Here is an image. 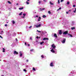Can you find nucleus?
Wrapping results in <instances>:
<instances>
[{
  "label": "nucleus",
  "mask_w": 76,
  "mask_h": 76,
  "mask_svg": "<svg viewBox=\"0 0 76 76\" xmlns=\"http://www.w3.org/2000/svg\"><path fill=\"white\" fill-rule=\"evenodd\" d=\"M41 17H39V18H38V22H39V21H40V20H41Z\"/></svg>",
  "instance_id": "obj_9"
},
{
  "label": "nucleus",
  "mask_w": 76,
  "mask_h": 76,
  "mask_svg": "<svg viewBox=\"0 0 76 76\" xmlns=\"http://www.w3.org/2000/svg\"><path fill=\"white\" fill-rule=\"evenodd\" d=\"M73 43H75V42H72V44H73Z\"/></svg>",
  "instance_id": "obj_47"
},
{
  "label": "nucleus",
  "mask_w": 76,
  "mask_h": 76,
  "mask_svg": "<svg viewBox=\"0 0 76 76\" xmlns=\"http://www.w3.org/2000/svg\"><path fill=\"white\" fill-rule=\"evenodd\" d=\"M58 3L60 4V0H58Z\"/></svg>",
  "instance_id": "obj_29"
},
{
  "label": "nucleus",
  "mask_w": 76,
  "mask_h": 76,
  "mask_svg": "<svg viewBox=\"0 0 76 76\" xmlns=\"http://www.w3.org/2000/svg\"><path fill=\"white\" fill-rule=\"evenodd\" d=\"M42 17L43 18H46L47 17L45 15H43L42 16Z\"/></svg>",
  "instance_id": "obj_17"
},
{
  "label": "nucleus",
  "mask_w": 76,
  "mask_h": 76,
  "mask_svg": "<svg viewBox=\"0 0 76 76\" xmlns=\"http://www.w3.org/2000/svg\"><path fill=\"white\" fill-rule=\"evenodd\" d=\"M34 51V49H31L30 50V51Z\"/></svg>",
  "instance_id": "obj_34"
},
{
  "label": "nucleus",
  "mask_w": 76,
  "mask_h": 76,
  "mask_svg": "<svg viewBox=\"0 0 76 76\" xmlns=\"http://www.w3.org/2000/svg\"><path fill=\"white\" fill-rule=\"evenodd\" d=\"M5 26H7V24H5Z\"/></svg>",
  "instance_id": "obj_48"
},
{
  "label": "nucleus",
  "mask_w": 76,
  "mask_h": 76,
  "mask_svg": "<svg viewBox=\"0 0 76 76\" xmlns=\"http://www.w3.org/2000/svg\"><path fill=\"white\" fill-rule=\"evenodd\" d=\"M54 37H55V38H57V34H54Z\"/></svg>",
  "instance_id": "obj_7"
},
{
  "label": "nucleus",
  "mask_w": 76,
  "mask_h": 76,
  "mask_svg": "<svg viewBox=\"0 0 76 76\" xmlns=\"http://www.w3.org/2000/svg\"><path fill=\"white\" fill-rule=\"evenodd\" d=\"M52 48H53V49H52V50H51V51L52 53H54V52H55L54 50V49H55V48H56V46L54 45V44H53L52 45Z\"/></svg>",
  "instance_id": "obj_1"
},
{
  "label": "nucleus",
  "mask_w": 76,
  "mask_h": 76,
  "mask_svg": "<svg viewBox=\"0 0 76 76\" xmlns=\"http://www.w3.org/2000/svg\"><path fill=\"white\" fill-rule=\"evenodd\" d=\"M40 10H45V8H40Z\"/></svg>",
  "instance_id": "obj_16"
},
{
  "label": "nucleus",
  "mask_w": 76,
  "mask_h": 76,
  "mask_svg": "<svg viewBox=\"0 0 76 76\" xmlns=\"http://www.w3.org/2000/svg\"><path fill=\"white\" fill-rule=\"evenodd\" d=\"M66 42V38L64 39L62 41V42L63 44H64V42Z\"/></svg>",
  "instance_id": "obj_4"
},
{
  "label": "nucleus",
  "mask_w": 76,
  "mask_h": 76,
  "mask_svg": "<svg viewBox=\"0 0 76 76\" xmlns=\"http://www.w3.org/2000/svg\"><path fill=\"white\" fill-rule=\"evenodd\" d=\"M70 4V2L68 1L67 3V4Z\"/></svg>",
  "instance_id": "obj_25"
},
{
  "label": "nucleus",
  "mask_w": 76,
  "mask_h": 76,
  "mask_svg": "<svg viewBox=\"0 0 76 76\" xmlns=\"http://www.w3.org/2000/svg\"><path fill=\"white\" fill-rule=\"evenodd\" d=\"M74 23H75V22L74 21H72V25H73V24H74Z\"/></svg>",
  "instance_id": "obj_21"
},
{
  "label": "nucleus",
  "mask_w": 76,
  "mask_h": 76,
  "mask_svg": "<svg viewBox=\"0 0 76 76\" xmlns=\"http://www.w3.org/2000/svg\"><path fill=\"white\" fill-rule=\"evenodd\" d=\"M21 53V52H20V57H21V56H22V53Z\"/></svg>",
  "instance_id": "obj_13"
},
{
  "label": "nucleus",
  "mask_w": 76,
  "mask_h": 76,
  "mask_svg": "<svg viewBox=\"0 0 76 76\" xmlns=\"http://www.w3.org/2000/svg\"><path fill=\"white\" fill-rule=\"evenodd\" d=\"M41 1H39V4H41Z\"/></svg>",
  "instance_id": "obj_35"
},
{
  "label": "nucleus",
  "mask_w": 76,
  "mask_h": 76,
  "mask_svg": "<svg viewBox=\"0 0 76 76\" xmlns=\"http://www.w3.org/2000/svg\"><path fill=\"white\" fill-rule=\"evenodd\" d=\"M73 7H75V5H73Z\"/></svg>",
  "instance_id": "obj_45"
},
{
  "label": "nucleus",
  "mask_w": 76,
  "mask_h": 76,
  "mask_svg": "<svg viewBox=\"0 0 76 76\" xmlns=\"http://www.w3.org/2000/svg\"><path fill=\"white\" fill-rule=\"evenodd\" d=\"M26 15V14L25 13H23V16H25Z\"/></svg>",
  "instance_id": "obj_32"
},
{
  "label": "nucleus",
  "mask_w": 76,
  "mask_h": 76,
  "mask_svg": "<svg viewBox=\"0 0 76 76\" xmlns=\"http://www.w3.org/2000/svg\"><path fill=\"white\" fill-rule=\"evenodd\" d=\"M0 38H1L3 39V37H2L1 35H0Z\"/></svg>",
  "instance_id": "obj_38"
},
{
  "label": "nucleus",
  "mask_w": 76,
  "mask_h": 76,
  "mask_svg": "<svg viewBox=\"0 0 76 76\" xmlns=\"http://www.w3.org/2000/svg\"><path fill=\"white\" fill-rule=\"evenodd\" d=\"M31 28H32V26H29V29H31Z\"/></svg>",
  "instance_id": "obj_36"
},
{
  "label": "nucleus",
  "mask_w": 76,
  "mask_h": 76,
  "mask_svg": "<svg viewBox=\"0 0 76 76\" xmlns=\"http://www.w3.org/2000/svg\"><path fill=\"white\" fill-rule=\"evenodd\" d=\"M27 1H29V0H27Z\"/></svg>",
  "instance_id": "obj_57"
},
{
  "label": "nucleus",
  "mask_w": 76,
  "mask_h": 76,
  "mask_svg": "<svg viewBox=\"0 0 76 76\" xmlns=\"http://www.w3.org/2000/svg\"><path fill=\"white\" fill-rule=\"evenodd\" d=\"M53 64V63L52 62H51L50 64V66H53L54 65Z\"/></svg>",
  "instance_id": "obj_11"
},
{
  "label": "nucleus",
  "mask_w": 76,
  "mask_h": 76,
  "mask_svg": "<svg viewBox=\"0 0 76 76\" xmlns=\"http://www.w3.org/2000/svg\"><path fill=\"white\" fill-rule=\"evenodd\" d=\"M18 4H18V3H17V4H16V5H18Z\"/></svg>",
  "instance_id": "obj_58"
},
{
  "label": "nucleus",
  "mask_w": 76,
  "mask_h": 76,
  "mask_svg": "<svg viewBox=\"0 0 76 76\" xmlns=\"http://www.w3.org/2000/svg\"><path fill=\"white\" fill-rule=\"evenodd\" d=\"M36 18H38V15H36Z\"/></svg>",
  "instance_id": "obj_43"
},
{
  "label": "nucleus",
  "mask_w": 76,
  "mask_h": 76,
  "mask_svg": "<svg viewBox=\"0 0 76 76\" xmlns=\"http://www.w3.org/2000/svg\"><path fill=\"white\" fill-rule=\"evenodd\" d=\"M48 39L46 38H45L43 39V41H44L45 40H48Z\"/></svg>",
  "instance_id": "obj_10"
},
{
  "label": "nucleus",
  "mask_w": 76,
  "mask_h": 76,
  "mask_svg": "<svg viewBox=\"0 0 76 76\" xmlns=\"http://www.w3.org/2000/svg\"><path fill=\"white\" fill-rule=\"evenodd\" d=\"M3 31H0V34H1V35H3Z\"/></svg>",
  "instance_id": "obj_6"
},
{
  "label": "nucleus",
  "mask_w": 76,
  "mask_h": 76,
  "mask_svg": "<svg viewBox=\"0 0 76 76\" xmlns=\"http://www.w3.org/2000/svg\"><path fill=\"white\" fill-rule=\"evenodd\" d=\"M66 14H68V13H69V12H66Z\"/></svg>",
  "instance_id": "obj_42"
},
{
  "label": "nucleus",
  "mask_w": 76,
  "mask_h": 76,
  "mask_svg": "<svg viewBox=\"0 0 76 76\" xmlns=\"http://www.w3.org/2000/svg\"><path fill=\"white\" fill-rule=\"evenodd\" d=\"M19 10H22V9H23V7L19 8Z\"/></svg>",
  "instance_id": "obj_14"
},
{
  "label": "nucleus",
  "mask_w": 76,
  "mask_h": 76,
  "mask_svg": "<svg viewBox=\"0 0 76 76\" xmlns=\"http://www.w3.org/2000/svg\"><path fill=\"white\" fill-rule=\"evenodd\" d=\"M37 32H41V31H39L38 30H37Z\"/></svg>",
  "instance_id": "obj_37"
},
{
  "label": "nucleus",
  "mask_w": 76,
  "mask_h": 76,
  "mask_svg": "<svg viewBox=\"0 0 76 76\" xmlns=\"http://www.w3.org/2000/svg\"><path fill=\"white\" fill-rule=\"evenodd\" d=\"M75 29V27H73L71 28V29L72 30H73V29Z\"/></svg>",
  "instance_id": "obj_20"
},
{
  "label": "nucleus",
  "mask_w": 76,
  "mask_h": 76,
  "mask_svg": "<svg viewBox=\"0 0 76 76\" xmlns=\"http://www.w3.org/2000/svg\"><path fill=\"white\" fill-rule=\"evenodd\" d=\"M64 1V0H61V2H62V1Z\"/></svg>",
  "instance_id": "obj_41"
},
{
  "label": "nucleus",
  "mask_w": 76,
  "mask_h": 76,
  "mask_svg": "<svg viewBox=\"0 0 76 76\" xmlns=\"http://www.w3.org/2000/svg\"><path fill=\"white\" fill-rule=\"evenodd\" d=\"M44 0V1H45V0Z\"/></svg>",
  "instance_id": "obj_62"
},
{
  "label": "nucleus",
  "mask_w": 76,
  "mask_h": 76,
  "mask_svg": "<svg viewBox=\"0 0 76 76\" xmlns=\"http://www.w3.org/2000/svg\"><path fill=\"white\" fill-rule=\"evenodd\" d=\"M33 70L34 71H36V69H35V68H33Z\"/></svg>",
  "instance_id": "obj_24"
},
{
  "label": "nucleus",
  "mask_w": 76,
  "mask_h": 76,
  "mask_svg": "<svg viewBox=\"0 0 76 76\" xmlns=\"http://www.w3.org/2000/svg\"><path fill=\"white\" fill-rule=\"evenodd\" d=\"M39 38H41V37H39Z\"/></svg>",
  "instance_id": "obj_56"
},
{
  "label": "nucleus",
  "mask_w": 76,
  "mask_h": 76,
  "mask_svg": "<svg viewBox=\"0 0 76 76\" xmlns=\"http://www.w3.org/2000/svg\"><path fill=\"white\" fill-rule=\"evenodd\" d=\"M69 12H71V10H69Z\"/></svg>",
  "instance_id": "obj_52"
},
{
  "label": "nucleus",
  "mask_w": 76,
  "mask_h": 76,
  "mask_svg": "<svg viewBox=\"0 0 76 76\" xmlns=\"http://www.w3.org/2000/svg\"><path fill=\"white\" fill-rule=\"evenodd\" d=\"M59 34H60V35H61L62 34V31L61 30H60L59 31Z\"/></svg>",
  "instance_id": "obj_5"
},
{
  "label": "nucleus",
  "mask_w": 76,
  "mask_h": 76,
  "mask_svg": "<svg viewBox=\"0 0 76 76\" xmlns=\"http://www.w3.org/2000/svg\"><path fill=\"white\" fill-rule=\"evenodd\" d=\"M15 36H16V35L15 34Z\"/></svg>",
  "instance_id": "obj_61"
},
{
  "label": "nucleus",
  "mask_w": 76,
  "mask_h": 76,
  "mask_svg": "<svg viewBox=\"0 0 76 76\" xmlns=\"http://www.w3.org/2000/svg\"><path fill=\"white\" fill-rule=\"evenodd\" d=\"M26 61H27V62H28V61H29L28 60H27Z\"/></svg>",
  "instance_id": "obj_49"
},
{
  "label": "nucleus",
  "mask_w": 76,
  "mask_h": 76,
  "mask_svg": "<svg viewBox=\"0 0 76 76\" xmlns=\"http://www.w3.org/2000/svg\"><path fill=\"white\" fill-rule=\"evenodd\" d=\"M44 42L43 41L42 42H41L40 43V45H42V44H44Z\"/></svg>",
  "instance_id": "obj_23"
},
{
  "label": "nucleus",
  "mask_w": 76,
  "mask_h": 76,
  "mask_svg": "<svg viewBox=\"0 0 76 76\" xmlns=\"http://www.w3.org/2000/svg\"><path fill=\"white\" fill-rule=\"evenodd\" d=\"M36 38H37V39H38V38H39V37L38 36H37L36 37Z\"/></svg>",
  "instance_id": "obj_39"
},
{
  "label": "nucleus",
  "mask_w": 76,
  "mask_h": 76,
  "mask_svg": "<svg viewBox=\"0 0 76 76\" xmlns=\"http://www.w3.org/2000/svg\"><path fill=\"white\" fill-rule=\"evenodd\" d=\"M61 9V7H60L59 8V9L58 10H60Z\"/></svg>",
  "instance_id": "obj_33"
},
{
  "label": "nucleus",
  "mask_w": 76,
  "mask_h": 76,
  "mask_svg": "<svg viewBox=\"0 0 76 76\" xmlns=\"http://www.w3.org/2000/svg\"><path fill=\"white\" fill-rule=\"evenodd\" d=\"M70 37H73V36H72V35H70Z\"/></svg>",
  "instance_id": "obj_46"
},
{
  "label": "nucleus",
  "mask_w": 76,
  "mask_h": 76,
  "mask_svg": "<svg viewBox=\"0 0 76 76\" xmlns=\"http://www.w3.org/2000/svg\"><path fill=\"white\" fill-rule=\"evenodd\" d=\"M26 3L27 4H29V3L28 1H26Z\"/></svg>",
  "instance_id": "obj_28"
},
{
  "label": "nucleus",
  "mask_w": 76,
  "mask_h": 76,
  "mask_svg": "<svg viewBox=\"0 0 76 76\" xmlns=\"http://www.w3.org/2000/svg\"><path fill=\"white\" fill-rule=\"evenodd\" d=\"M49 3H50V4H51V5H54V3H52V2L50 1L49 2Z\"/></svg>",
  "instance_id": "obj_12"
},
{
  "label": "nucleus",
  "mask_w": 76,
  "mask_h": 76,
  "mask_svg": "<svg viewBox=\"0 0 76 76\" xmlns=\"http://www.w3.org/2000/svg\"><path fill=\"white\" fill-rule=\"evenodd\" d=\"M68 31H66L65 32H64L63 33L64 35H66V34H68Z\"/></svg>",
  "instance_id": "obj_3"
},
{
  "label": "nucleus",
  "mask_w": 76,
  "mask_h": 76,
  "mask_svg": "<svg viewBox=\"0 0 76 76\" xmlns=\"http://www.w3.org/2000/svg\"><path fill=\"white\" fill-rule=\"evenodd\" d=\"M41 57H42V58H44V56L43 55H42L41 56Z\"/></svg>",
  "instance_id": "obj_27"
},
{
  "label": "nucleus",
  "mask_w": 76,
  "mask_h": 76,
  "mask_svg": "<svg viewBox=\"0 0 76 76\" xmlns=\"http://www.w3.org/2000/svg\"><path fill=\"white\" fill-rule=\"evenodd\" d=\"M12 24H15V22L13 20L12 21Z\"/></svg>",
  "instance_id": "obj_15"
},
{
  "label": "nucleus",
  "mask_w": 76,
  "mask_h": 76,
  "mask_svg": "<svg viewBox=\"0 0 76 76\" xmlns=\"http://www.w3.org/2000/svg\"><path fill=\"white\" fill-rule=\"evenodd\" d=\"M25 44L26 45V42H25Z\"/></svg>",
  "instance_id": "obj_51"
},
{
  "label": "nucleus",
  "mask_w": 76,
  "mask_h": 76,
  "mask_svg": "<svg viewBox=\"0 0 76 76\" xmlns=\"http://www.w3.org/2000/svg\"><path fill=\"white\" fill-rule=\"evenodd\" d=\"M8 3L9 4H11V2H10V1H8Z\"/></svg>",
  "instance_id": "obj_31"
},
{
  "label": "nucleus",
  "mask_w": 76,
  "mask_h": 76,
  "mask_svg": "<svg viewBox=\"0 0 76 76\" xmlns=\"http://www.w3.org/2000/svg\"><path fill=\"white\" fill-rule=\"evenodd\" d=\"M3 50L2 51L4 53V52H5V50H5V49H4V48H3Z\"/></svg>",
  "instance_id": "obj_18"
},
{
  "label": "nucleus",
  "mask_w": 76,
  "mask_h": 76,
  "mask_svg": "<svg viewBox=\"0 0 76 76\" xmlns=\"http://www.w3.org/2000/svg\"><path fill=\"white\" fill-rule=\"evenodd\" d=\"M26 67H28V66H26Z\"/></svg>",
  "instance_id": "obj_54"
},
{
  "label": "nucleus",
  "mask_w": 76,
  "mask_h": 76,
  "mask_svg": "<svg viewBox=\"0 0 76 76\" xmlns=\"http://www.w3.org/2000/svg\"><path fill=\"white\" fill-rule=\"evenodd\" d=\"M29 45H30L29 44H28V47H29Z\"/></svg>",
  "instance_id": "obj_53"
},
{
  "label": "nucleus",
  "mask_w": 76,
  "mask_h": 76,
  "mask_svg": "<svg viewBox=\"0 0 76 76\" xmlns=\"http://www.w3.org/2000/svg\"><path fill=\"white\" fill-rule=\"evenodd\" d=\"M6 23H8V22H7Z\"/></svg>",
  "instance_id": "obj_60"
},
{
  "label": "nucleus",
  "mask_w": 76,
  "mask_h": 76,
  "mask_svg": "<svg viewBox=\"0 0 76 76\" xmlns=\"http://www.w3.org/2000/svg\"><path fill=\"white\" fill-rule=\"evenodd\" d=\"M14 54H18V53L16 51H15Z\"/></svg>",
  "instance_id": "obj_8"
},
{
  "label": "nucleus",
  "mask_w": 76,
  "mask_h": 76,
  "mask_svg": "<svg viewBox=\"0 0 76 76\" xmlns=\"http://www.w3.org/2000/svg\"><path fill=\"white\" fill-rule=\"evenodd\" d=\"M30 39L32 40V37H30Z\"/></svg>",
  "instance_id": "obj_55"
},
{
  "label": "nucleus",
  "mask_w": 76,
  "mask_h": 76,
  "mask_svg": "<svg viewBox=\"0 0 76 76\" xmlns=\"http://www.w3.org/2000/svg\"><path fill=\"white\" fill-rule=\"evenodd\" d=\"M22 13H23V12H21L19 14V15H20V16L22 15Z\"/></svg>",
  "instance_id": "obj_19"
},
{
  "label": "nucleus",
  "mask_w": 76,
  "mask_h": 76,
  "mask_svg": "<svg viewBox=\"0 0 76 76\" xmlns=\"http://www.w3.org/2000/svg\"><path fill=\"white\" fill-rule=\"evenodd\" d=\"M76 8L75 9V10L73 11V12L74 13H76Z\"/></svg>",
  "instance_id": "obj_26"
},
{
  "label": "nucleus",
  "mask_w": 76,
  "mask_h": 76,
  "mask_svg": "<svg viewBox=\"0 0 76 76\" xmlns=\"http://www.w3.org/2000/svg\"><path fill=\"white\" fill-rule=\"evenodd\" d=\"M48 13H49V14H51V12H50V11H49L48 12Z\"/></svg>",
  "instance_id": "obj_30"
},
{
  "label": "nucleus",
  "mask_w": 76,
  "mask_h": 76,
  "mask_svg": "<svg viewBox=\"0 0 76 76\" xmlns=\"http://www.w3.org/2000/svg\"><path fill=\"white\" fill-rule=\"evenodd\" d=\"M16 41H18V39H17V38L16 39Z\"/></svg>",
  "instance_id": "obj_50"
},
{
  "label": "nucleus",
  "mask_w": 76,
  "mask_h": 76,
  "mask_svg": "<svg viewBox=\"0 0 76 76\" xmlns=\"http://www.w3.org/2000/svg\"><path fill=\"white\" fill-rule=\"evenodd\" d=\"M68 35H69V36L70 35V34H69V33L68 34Z\"/></svg>",
  "instance_id": "obj_44"
},
{
  "label": "nucleus",
  "mask_w": 76,
  "mask_h": 76,
  "mask_svg": "<svg viewBox=\"0 0 76 76\" xmlns=\"http://www.w3.org/2000/svg\"><path fill=\"white\" fill-rule=\"evenodd\" d=\"M42 25V24H39V25H35V26H36V28H39V27H41V26Z\"/></svg>",
  "instance_id": "obj_2"
},
{
  "label": "nucleus",
  "mask_w": 76,
  "mask_h": 76,
  "mask_svg": "<svg viewBox=\"0 0 76 76\" xmlns=\"http://www.w3.org/2000/svg\"><path fill=\"white\" fill-rule=\"evenodd\" d=\"M23 18H25V17L24 16H23V17H22Z\"/></svg>",
  "instance_id": "obj_59"
},
{
  "label": "nucleus",
  "mask_w": 76,
  "mask_h": 76,
  "mask_svg": "<svg viewBox=\"0 0 76 76\" xmlns=\"http://www.w3.org/2000/svg\"><path fill=\"white\" fill-rule=\"evenodd\" d=\"M45 34H47V32H46L45 31H44L42 32L43 34H45Z\"/></svg>",
  "instance_id": "obj_22"
},
{
  "label": "nucleus",
  "mask_w": 76,
  "mask_h": 76,
  "mask_svg": "<svg viewBox=\"0 0 76 76\" xmlns=\"http://www.w3.org/2000/svg\"><path fill=\"white\" fill-rule=\"evenodd\" d=\"M23 70L24 72H26V70L25 69H24Z\"/></svg>",
  "instance_id": "obj_40"
}]
</instances>
